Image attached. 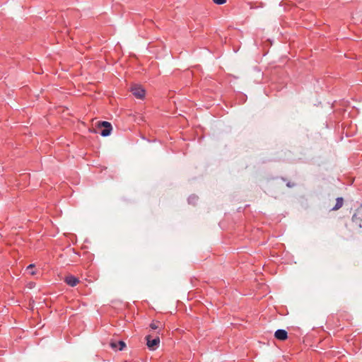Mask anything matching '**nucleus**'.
I'll return each instance as SVG.
<instances>
[{
    "label": "nucleus",
    "mask_w": 362,
    "mask_h": 362,
    "mask_svg": "<svg viewBox=\"0 0 362 362\" xmlns=\"http://www.w3.org/2000/svg\"><path fill=\"white\" fill-rule=\"evenodd\" d=\"M98 127L102 128L103 127V129L101 131L100 134L103 136H107L111 134V132L112 130V125L110 122L103 121V122H99L98 123Z\"/></svg>",
    "instance_id": "1"
},
{
    "label": "nucleus",
    "mask_w": 362,
    "mask_h": 362,
    "mask_svg": "<svg viewBox=\"0 0 362 362\" xmlns=\"http://www.w3.org/2000/svg\"><path fill=\"white\" fill-rule=\"evenodd\" d=\"M353 223L359 228H362V205L355 211L352 216Z\"/></svg>",
    "instance_id": "2"
},
{
    "label": "nucleus",
    "mask_w": 362,
    "mask_h": 362,
    "mask_svg": "<svg viewBox=\"0 0 362 362\" xmlns=\"http://www.w3.org/2000/svg\"><path fill=\"white\" fill-rule=\"evenodd\" d=\"M131 91L132 94L138 99H143L145 96L144 89L139 85H134Z\"/></svg>",
    "instance_id": "3"
},
{
    "label": "nucleus",
    "mask_w": 362,
    "mask_h": 362,
    "mask_svg": "<svg viewBox=\"0 0 362 362\" xmlns=\"http://www.w3.org/2000/svg\"><path fill=\"white\" fill-rule=\"evenodd\" d=\"M146 339L147 341L146 344L151 350H155L160 343L159 337H156L153 339H151V336L148 335L146 337Z\"/></svg>",
    "instance_id": "4"
},
{
    "label": "nucleus",
    "mask_w": 362,
    "mask_h": 362,
    "mask_svg": "<svg viewBox=\"0 0 362 362\" xmlns=\"http://www.w3.org/2000/svg\"><path fill=\"white\" fill-rule=\"evenodd\" d=\"M274 337L279 340H286L288 337L287 332L284 329H278L275 332Z\"/></svg>",
    "instance_id": "5"
},
{
    "label": "nucleus",
    "mask_w": 362,
    "mask_h": 362,
    "mask_svg": "<svg viewBox=\"0 0 362 362\" xmlns=\"http://www.w3.org/2000/svg\"><path fill=\"white\" fill-rule=\"evenodd\" d=\"M64 281L70 286H75L79 282L78 278L71 275L66 276Z\"/></svg>",
    "instance_id": "6"
},
{
    "label": "nucleus",
    "mask_w": 362,
    "mask_h": 362,
    "mask_svg": "<svg viewBox=\"0 0 362 362\" xmlns=\"http://www.w3.org/2000/svg\"><path fill=\"white\" fill-rule=\"evenodd\" d=\"M110 346L113 349H118L119 350L122 351L126 346V344H125V343L123 341H111L110 342Z\"/></svg>",
    "instance_id": "7"
},
{
    "label": "nucleus",
    "mask_w": 362,
    "mask_h": 362,
    "mask_svg": "<svg viewBox=\"0 0 362 362\" xmlns=\"http://www.w3.org/2000/svg\"><path fill=\"white\" fill-rule=\"evenodd\" d=\"M336 201H337L336 204L332 208V210H334V211L339 209L343 205V199L342 198H341V197L337 198Z\"/></svg>",
    "instance_id": "8"
},
{
    "label": "nucleus",
    "mask_w": 362,
    "mask_h": 362,
    "mask_svg": "<svg viewBox=\"0 0 362 362\" xmlns=\"http://www.w3.org/2000/svg\"><path fill=\"white\" fill-rule=\"evenodd\" d=\"M35 265L31 264L27 267V270L29 271L31 275H35V272L33 270Z\"/></svg>",
    "instance_id": "9"
},
{
    "label": "nucleus",
    "mask_w": 362,
    "mask_h": 362,
    "mask_svg": "<svg viewBox=\"0 0 362 362\" xmlns=\"http://www.w3.org/2000/svg\"><path fill=\"white\" fill-rule=\"evenodd\" d=\"M159 325H160V322H152L151 325H150V327L153 329H156L158 328H159Z\"/></svg>",
    "instance_id": "10"
},
{
    "label": "nucleus",
    "mask_w": 362,
    "mask_h": 362,
    "mask_svg": "<svg viewBox=\"0 0 362 362\" xmlns=\"http://www.w3.org/2000/svg\"><path fill=\"white\" fill-rule=\"evenodd\" d=\"M217 4H223L226 2V0H213Z\"/></svg>",
    "instance_id": "11"
}]
</instances>
